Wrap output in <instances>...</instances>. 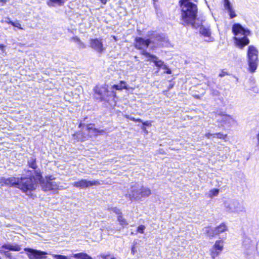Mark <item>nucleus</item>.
I'll list each match as a JSON object with an SVG mask.
<instances>
[{
	"label": "nucleus",
	"instance_id": "obj_9",
	"mask_svg": "<svg viewBox=\"0 0 259 259\" xmlns=\"http://www.w3.org/2000/svg\"><path fill=\"white\" fill-rule=\"evenodd\" d=\"M100 184V183L98 180L88 181L86 179H81L74 182L72 185L76 188L84 189L93 186H98Z\"/></svg>",
	"mask_w": 259,
	"mask_h": 259
},
{
	"label": "nucleus",
	"instance_id": "obj_32",
	"mask_svg": "<svg viewBox=\"0 0 259 259\" xmlns=\"http://www.w3.org/2000/svg\"><path fill=\"white\" fill-rule=\"evenodd\" d=\"M213 135V138L217 137L220 139H226L227 135V134H224L221 133H214Z\"/></svg>",
	"mask_w": 259,
	"mask_h": 259
},
{
	"label": "nucleus",
	"instance_id": "obj_31",
	"mask_svg": "<svg viewBox=\"0 0 259 259\" xmlns=\"http://www.w3.org/2000/svg\"><path fill=\"white\" fill-rule=\"evenodd\" d=\"M49 179L51 183V187H52V190H55L57 189L58 188V185L56 182L53 181L54 179L53 178V177H49Z\"/></svg>",
	"mask_w": 259,
	"mask_h": 259
},
{
	"label": "nucleus",
	"instance_id": "obj_25",
	"mask_svg": "<svg viewBox=\"0 0 259 259\" xmlns=\"http://www.w3.org/2000/svg\"><path fill=\"white\" fill-rule=\"evenodd\" d=\"M203 231L204 233L207 234L209 236H213L214 235H217L215 229H212L209 227H205L203 229Z\"/></svg>",
	"mask_w": 259,
	"mask_h": 259
},
{
	"label": "nucleus",
	"instance_id": "obj_28",
	"mask_svg": "<svg viewBox=\"0 0 259 259\" xmlns=\"http://www.w3.org/2000/svg\"><path fill=\"white\" fill-rule=\"evenodd\" d=\"M73 256L77 259H92L91 256L83 253L75 254Z\"/></svg>",
	"mask_w": 259,
	"mask_h": 259
},
{
	"label": "nucleus",
	"instance_id": "obj_16",
	"mask_svg": "<svg viewBox=\"0 0 259 259\" xmlns=\"http://www.w3.org/2000/svg\"><path fill=\"white\" fill-rule=\"evenodd\" d=\"M0 183H2V185L4 184L8 186H16L18 188V184L19 183V179L16 178H9L5 179L2 178L0 179Z\"/></svg>",
	"mask_w": 259,
	"mask_h": 259
},
{
	"label": "nucleus",
	"instance_id": "obj_8",
	"mask_svg": "<svg viewBox=\"0 0 259 259\" xmlns=\"http://www.w3.org/2000/svg\"><path fill=\"white\" fill-rule=\"evenodd\" d=\"M24 250L29 259H44L47 254L46 252L29 248H25Z\"/></svg>",
	"mask_w": 259,
	"mask_h": 259
},
{
	"label": "nucleus",
	"instance_id": "obj_29",
	"mask_svg": "<svg viewBox=\"0 0 259 259\" xmlns=\"http://www.w3.org/2000/svg\"><path fill=\"white\" fill-rule=\"evenodd\" d=\"M71 40L72 41H73L75 42H76L79 46L80 48H85V45L84 44L83 42H82L80 39L79 38V37H78L77 36H74V37H72L71 38Z\"/></svg>",
	"mask_w": 259,
	"mask_h": 259
},
{
	"label": "nucleus",
	"instance_id": "obj_2",
	"mask_svg": "<svg viewBox=\"0 0 259 259\" xmlns=\"http://www.w3.org/2000/svg\"><path fill=\"white\" fill-rule=\"evenodd\" d=\"M232 32L236 36L234 37L235 46L240 49H243L250 43L249 39L247 37L251 35L248 29L244 28L239 23H235L232 26Z\"/></svg>",
	"mask_w": 259,
	"mask_h": 259
},
{
	"label": "nucleus",
	"instance_id": "obj_44",
	"mask_svg": "<svg viewBox=\"0 0 259 259\" xmlns=\"http://www.w3.org/2000/svg\"><path fill=\"white\" fill-rule=\"evenodd\" d=\"M213 94L214 95L217 96L218 95V94H219V92L217 91H214L213 93Z\"/></svg>",
	"mask_w": 259,
	"mask_h": 259
},
{
	"label": "nucleus",
	"instance_id": "obj_23",
	"mask_svg": "<svg viewBox=\"0 0 259 259\" xmlns=\"http://www.w3.org/2000/svg\"><path fill=\"white\" fill-rule=\"evenodd\" d=\"M140 193L141 194V198L149 196L151 193V190L149 188L144 187L140 189Z\"/></svg>",
	"mask_w": 259,
	"mask_h": 259
},
{
	"label": "nucleus",
	"instance_id": "obj_14",
	"mask_svg": "<svg viewBox=\"0 0 259 259\" xmlns=\"http://www.w3.org/2000/svg\"><path fill=\"white\" fill-rule=\"evenodd\" d=\"M217 120L221 123L222 125L225 124L228 126L233 125L236 122L234 119L228 115H222L218 117Z\"/></svg>",
	"mask_w": 259,
	"mask_h": 259
},
{
	"label": "nucleus",
	"instance_id": "obj_17",
	"mask_svg": "<svg viewBox=\"0 0 259 259\" xmlns=\"http://www.w3.org/2000/svg\"><path fill=\"white\" fill-rule=\"evenodd\" d=\"M21 249L20 246L16 243H6L0 247V252H3V249H7L13 251H19Z\"/></svg>",
	"mask_w": 259,
	"mask_h": 259
},
{
	"label": "nucleus",
	"instance_id": "obj_20",
	"mask_svg": "<svg viewBox=\"0 0 259 259\" xmlns=\"http://www.w3.org/2000/svg\"><path fill=\"white\" fill-rule=\"evenodd\" d=\"M126 197H128L131 200L140 199L141 198V194L140 189L138 190L135 187H133L132 190L126 195Z\"/></svg>",
	"mask_w": 259,
	"mask_h": 259
},
{
	"label": "nucleus",
	"instance_id": "obj_36",
	"mask_svg": "<svg viewBox=\"0 0 259 259\" xmlns=\"http://www.w3.org/2000/svg\"><path fill=\"white\" fill-rule=\"evenodd\" d=\"M2 253H3L5 256L9 258V259H10L11 257H13L12 254L8 251H5L3 250V252Z\"/></svg>",
	"mask_w": 259,
	"mask_h": 259
},
{
	"label": "nucleus",
	"instance_id": "obj_3",
	"mask_svg": "<svg viewBox=\"0 0 259 259\" xmlns=\"http://www.w3.org/2000/svg\"><path fill=\"white\" fill-rule=\"evenodd\" d=\"M31 174L27 175L29 178H21L19 180L18 184V188L21 189L24 192L31 191L35 189L37 184L41 182L42 179L41 175L39 170H35L34 175L32 174V172L30 171Z\"/></svg>",
	"mask_w": 259,
	"mask_h": 259
},
{
	"label": "nucleus",
	"instance_id": "obj_13",
	"mask_svg": "<svg viewBox=\"0 0 259 259\" xmlns=\"http://www.w3.org/2000/svg\"><path fill=\"white\" fill-rule=\"evenodd\" d=\"M135 41V48L139 50H144L147 48L151 43L150 39H145L140 37H136Z\"/></svg>",
	"mask_w": 259,
	"mask_h": 259
},
{
	"label": "nucleus",
	"instance_id": "obj_46",
	"mask_svg": "<svg viewBox=\"0 0 259 259\" xmlns=\"http://www.w3.org/2000/svg\"><path fill=\"white\" fill-rule=\"evenodd\" d=\"M172 87H173V85H172V84H170V85H169V88H169V89H170V88H172Z\"/></svg>",
	"mask_w": 259,
	"mask_h": 259
},
{
	"label": "nucleus",
	"instance_id": "obj_12",
	"mask_svg": "<svg viewBox=\"0 0 259 259\" xmlns=\"http://www.w3.org/2000/svg\"><path fill=\"white\" fill-rule=\"evenodd\" d=\"M94 90L95 94L98 96L97 98L101 100H105L106 98L108 96V91L106 85L96 86Z\"/></svg>",
	"mask_w": 259,
	"mask_h": 259
},
{
	"label": "nucleus",
	"instance_id": "obj_38",
	"mask_svg": "<svg viewBox=\"0 0 259 259\" xmlns=\"http://www.w3.org/2000/svg\"><path fill=\"white\" fill-rule=\"evenodd\" d=\"M55 257L56 259H67L66 256L61 255H57Z\"/></svg>",
	"mask_w": 259,
	"mask_h": 259
},
{
	"label": "nucleus",
	"instance_id": "obj_1",
	"mask_svg": "<svg viewBox=\"0 0 259 259\" xmlns=\"http://www.w3.org/2000/svg\"><path fill=\"white\" fill-rule=\"evenodd\" d=\"M182 9L181 23L184 25L193 24L197 13V6L190 0H180Z\"/></svg>",
	"mask_w": 259,
	"mask_h": 259
},
{
	"label": "nucleus",
	"instance_id": "obj_33",
	"mask_svg": "<svg viewBox=\"0 0 259 259\" xmlns=\"http://www.w3.org/2000/svg\"><path fill=\"white\" fill-rule=\"evenodd\" d=\"M11 25H12L14 27L18 28L20 29H23V28L21 27V24L18 21L11 22Z\"/></svg>",
	"mask_w": 259,
	"mask_h": 259
},
{
	"label": "nucleus",
	"instance_id": "obj_11",
	"mask_svg": "<svg viewBox=\"0 0 259 259\" xmlns=\"http://www.w3.org/2000/svg\"><path fill=\"white\" fill-rule=\"evenodd\" d=\"M224 248V241L219 240L215 241L214 244L210 250L211 256L213 258L217 256L222 251Z\"/></svg>",
	"mask_w": 259,
	"mask_h": 259
},
{
	"label": "nucleus",
	"instance_id": "obj_45",
	"mask_svg": "<svg viewBox=\"0 0 259 259\" xmlns=\"http://www.w3.org/2000/svg\"><path fill=\"white\" fill-rule=\"evenodd\" d=\"M9 24H11V22H13V21H11L10 20H9L7 22Z\"/></svg>",
	"mask_w": 259,
	"mask_h": 259
},
{
	"label": "nucleus",
	"instance_id": "obj_26",
	"mask_svg": "<svg viewBox=\"0 0 259 259\" xmlns=\"http://www.w3.org/2000/svg\"><path fill=\"white\" fill-rule=\"evenodd\" d=\"M28 164L29 167L34 169V172L36 170L37 165L35 158L31 157L28 161Z\"/></svg>",
	"mask_w": 259,
	"mask_h": 259
},
{
	"label": "nucleus",
	"instance_id": "obj_47",
	"mask_svg": "<svg viewBox=\"0 0 259 259\" xmlns=\"http://www.w3.org/2000/svg\"><path fill=\"white\" fill-rule=\"evenodd\" d=\"M111 259H116V258H114V257H113V258H111Z\"/></svg>",
	"mask_w": 259,
	"mask_h": 259
},
{
	"label": "nucleus",
	"instance_id": "obj_7",
	"mask_svg": "<svg viewBox=\"0 0 259 259\" xmlns=\"http://www.w3.org/2000/svg\"><path fill=\"white\" fill-rule=\"evenodd\" d=\"M141 54L148 58V61L153 62L156 66L162 69H167V66L164 64V62L155 55H152L145 50H143Z\"/></svg>",
	"mask_w": 259,
	"mask_h": 259
},
{
	"label": "nucleus",
	"instance_id": "obj_15",
	"mask_svg": "<svg viewBox=\"0 0 259 259\" xmlns=\"http://www.w3.org/2000/svg\"><path fill=\"white\" fill-rule=\"evenodd\" d=\"M90 46L98 53H102L105 49L103 47V43L98 39H92L90 40Z\"/></svg>",
	"mask_w": 259,
	"mask_h": 259
},
{
	"label": "nucleus",
	"instance_id": "obj_24",
	"mask_svg": "<svg viewBox=\"0 0 259 259\" xmlns=\"http://www.w3.org/2000/svg\"><path fill=\"white\" fill-rule=\"evenodd\" d=\"M220 190L219 189H212L210 190L206 195L207 197L212 198L214 196H217L219 193Z\"/></svg>",
	"mask_w": 259,
	"mask_h": 259
},
{
	"label": "nucleus",
	"instance_id": "obj_30",
	"mask_svg": "<svg viewBox=\"0 0 259 259\" xmlns=\"http://www.w3.org/2000/svg\"><path fill=\"white\" fill-rule=\"evenodd\" d=\"M118 221L119 222L120 225L123 227L128 225V223L126 220L122 217L121 214L118 216Z\"/></svg>",
	"mask_w": 259,
	"mask_h": 259
},
{
	"label": "nucleus",
	"instance_id": "obj_37",
	"mask_svg": "<svg viewBox=\"0 0 259 259\" xmlns=\"http://www.w3.org/2000/svg\"><path fill=\"white\" fill-rule=\"evenodd\" d=\"M112 210L114 212H115V213H116V214H119V215L121 214L120 210L118 208H117V207H114V208H112Z\"/></svg>",
	"mask_w": 259,
	"mask_h": 259
},
{
	"label": "nucleus",
	"instance_id": "obj_34",
	"mask_svg": "<svg viewBox=\"0 0 259 259\" xmlns=\"http://www.w3.org/2000/svg\"><path fill=\"white\" fill-rule=\"evenodd\" d=\"M145 229V227L144 225H140L137 228V232L140 233H143Z\"/></svg>",
	"mask_w": 259,
	"mask_h": 259
},
{
	"label": "nucleus",
	"instance_id": "obj_35",
	"mask_svg": "<svg viewBox=\"0 0 259 259\" xmlns=\"http://www.w3.org/2000/svg\"><path fill=\"white\" fill-rule=\"evenodd\" d=\"M50 2L53 4H57L59 5H61L64 3L63 0H50Z\"/></svg>",
	"mask_w": 259,
	"mask_h": 259
},
{
	"label": "nucleus",
	"instance_id": "obj_27",
	"mask_svg": "<svg viewBox=\"0 0 259 259\" xmlns=\"http://www.w3.org/2000/svg\"><path fill=\"white\" fill-rule=\"evenodd\" d=\"M112 88L117 90H121L123 89H127V86L125 82L121 81L119 84L114 85Z\"/></svg>",
	"mask_w": 259,
	"mask_h": 259
},
{
	"label": "nucleus",
	"instance_id": "obj_5",
	"mask_svg": "<svg viewBox=\"0 0 259 259\" xmlns=\"http://www.w3.org/2000/svg\"><path fill=\"white\" fill-rule=\"evenodd\" d=\"M224 207L228 213H239L245 212V207L243 203L236 199H228L225 201Z\"/></svg>",
	"mask_w": 259,
	"mask_h": 259
},
{
	"label": "nucleus",
	"instance_id": "obj_4",
	"mask_svg": "<svg viewBox=\"0 0 259 259\" xmlns=\"http://www.w3.org/2000/svg\"><path fill=\"white\" fill-rule=\"evenodd\" d=\"M258 50L253 45L247 47L246 58L248 65V71L251 73L255 71L258 64Z\"/></svg>",
	"mask_w": 259,
	"mask_h": 259
},
{
	"label": "nucleus",
	"instance_id": "obj_39",
	"mask_svg": "<svg viewBox=\"0 0 259 259\" xmlns=\"http://www.w3.org/2000/svg\"><path fill=\"white\" fill-rule=\"evenodd\" d=\"M205 136L206 138H207L209 139V138H210L211 137H213V134H211V133H206V134H205Z\"/></svg>",
	"mask_w": 259,
	"mask_h": 259
},
{
	"label": "nucleus",
	"instance_id": "obj_6",
	"mask_svg": "<svg viewBox=\"0 0 259 259\" xmlns=\"http://www.w3.org/2000/svg\"><path fill=\"white\" fill-rule=\"evenodd\" d=\"M87 130L89 132V134H85L82 132H78L73 135V137L75 139H77L78 141H84L88 139L89 137L92 136H96L98 133L102 132V131H100L97 129L94 128L91 125L87 126Z\"/></svg>",
	"mask_w": 259,
	"mask_h": 259
},
{
	"label": "nucleus",
	"instance_id": "obj_18",
	"mask_svg": "<svg viewBox=\"0 0 259 259\" xmlns=\"http://www.w3.org/2000/svg\"><path fill=\"white\" fill-rule=\"evenodd\" d=\"M224 8L227 10L230 19H233L237 16V14L235 13V10L229 0H224Z\"/></svg>",
	"mask_w": 259,
	"mask_h": 259
},
{
	"label": "nucleus",
	"instance_id": "obj_42",
	"mask_svg": "<svg viewBox=\"0 0 259 259\" xmlns=\"http://www.w3.org/2000/svg\"><path fill=\"white\" fill-rule=\"evenodd\" d=\"M143 123V124L144 125H146V126H150L151 124V123L148 121H145V122H142Z\"/></svg>",
	"mask_w": 259,
	"mask_h": 259
},
{
	"label": "nucleus",
	"instance_id": "obj_21",
	"mask_svg": "<svg viewBox=\"0 0 259 259\" xmlns=\"http://www.w3.org/2000/svg\"><path fill=\"white\" fill-rule=\"evenodd\" d=\"M42 189L45 191L52 190V187H51V183L49 179V177L46 178V182L41 183Z\"/></svg>",
	"mask_w": 259,
	"mask_h": 259
},
{
	"label": "nucleus",
	"instance_id": "obj_19",
	"mask_svg": "<svg viewBox=\"0 0 259 259\" xmlns=\"http://www.w3.org/2000/svg\"><path fill=\"white\" fill-rule=\"evenodd\" d=\"M200 33L204 37L207 38L205 39L206 41L211 42L213 40V38L211 37V32L209 28L201 26L200 28Z\"/></svg>",
	"mask_w": 259,
	"mask_h": 259
},
{
	"label": "nucleus",
	"instance_id": "obj_41",
	"mask_svg": "<svg viewBox=\"0 0 259 259\" xmlns=\"http://www.w3.org/2000/svg\"><path fill=\"white\" fill-rule=\"evenodd\" d=\"M165 70V71L164 72V73H167V74H171V71L170 70V69L167 67V69H164Z\"/></svg>",
	"mask_w": 259,
	"mask_h": 259
},
{
	"label": "nucleus",
	"instance_id": "obj_43",
	"mask_svg": "<svg viewBox=\"0 0 259 259\" xmlns=\"http://www.w3.org/2000/svg\"><path fill=\"white\" fill-rule=\"evenodd\" d=\"M5 47V46L3 45L0 44V50H1L3 51V53H4L5 51L4 50V48Z\"/></svg>",
	"mask_w": 259,
	"mask_h": 259
},
{
	"label": "nucleus",
	"instance_id": "obj_22",
	"mask_svg": "<svg viewBox=\"0 0 259 259\" xmlns=\"http://www.w3.org/2000/svg\"><path fill=\"white\" fill-rule=\"evenodd\" d=\"M215 230L216 234L219 235L220 233H222L227 231V227L226 226V225L225 224L222 223L220 226L216 227L215 228Z\"/></svg>",
	"mask_w": 259,
	"mask_h": 259
},
{
	"label": "nucleus",
	"instance_id": "obj_10",
	"mask_svg": "<svg viewBox=\"0 0 259 259\" xmlns=\"http://www.w3.org/2000/svg\"><path fill=\"white\" fill-rule=\"evenodd\" d=\"M243 246L244 248V253L247 256L251 255L255 250L256 247L253 241L248 237H245L243 241Z\"/></svg>",
	"mask_w": 259,
	"mask_h": 259
},
{
	"label": "nucleus",
	"instance_id": "obj_40",
	"mask_svg": "<svg viewBox=\"0 0 259 259\" xmlns=\"http://www.w3.org/2000/svg\"><path fill=\"white\" fill-rule=\"evenodd\" d=\"M131 120L134 121H138V122H142V120L141 119H136L134 117H131L130 118Z\"/></svg>",
	"mask_w": 259,
	"mask_h": 259
}]
</instances>
